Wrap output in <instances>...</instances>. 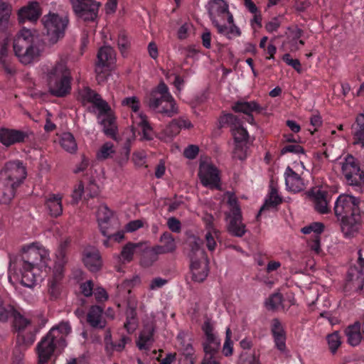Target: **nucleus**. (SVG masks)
<instances>
[{
	"label": "nucleus",
	"mask_w": 364,
	"mask_h": 364,
	"mask_svg": "<svg viewBox=\"0 0 364 364\" xmlns=\"http://www.w3.org/2000/svg\"><path fill=\"white\" fill-rule=\"evenodd\" d=\"M154 332L155 328L153 324L147 323L144 325L143 329L139 333L138 340L136 342V346L139 350H150L154 341Z\"/></svg>",
	"instance_id": "27"
},
{
	"label": "nucleus",
	"mask_w": 364,
	"mask_h": 364,
	"mask_svg": "<svg viewBox=\"0 0 364 364\" xmlns=\"http://www.w3.org/2000/svg\"><path fill=\"white\" fill-rule=\"evenodd\" d=\"M283 301V296L281 293H274L269 296L266 301V306L269 310H275L282 305Z\"/></svg>",
	"instance_id": "49"
},
{
	"label": "nucleus",
	"mask_w": 364,
	"mask_h": 364,
	"mask_svg": "<svg viewBox=\"0 0 364 364\" xmlns=\"http://www.w3.org/2000/svg\"><path fill=\"white\" fill-rule=\"evenodd\" d=\"M103 308L100 306H92L87 315V321L95 328H103L105 321L102 318Z\"/></svg>",
	"instance_id": "31"
},
{
	"label": "nucleus",
	"mask_w": 364,
	"mask_h": 364,
	"mask_svg": "<svg viewBox=\"0 0 364 364\" xmlns=\"http://www.w3.org/2000/svg\"><path fill=\"white\" fill-rule=\"evenodd\" d=\"M16 312V310L14 306L3 301L0 298V321L6 322L9 318H13Z\"/></svg>",
	"instance_id": "45"
},
{
	"label": "nucleus",
	"mask_w": 364,
	"mask_h": 364,
	"mask_svg": "<svg viewBox=\"0 0 364 364\" xmlns=\"http://www.w3.org/2000/svg\"><path fill=\"white\" fill-rule=\"evenodd\" d=\"M0 64L6 73L12 75L15 73V68L8 55V49L6 45H3L0 49Z\"/></svg>",
	"instance_id": "42"
},
{
	"label": "nucleus",
	"mask_w": 364,
	"mask_h": 364,
	"mask_svg": "<svg viewBox=\"0 0 364 364\" xmlns=\"http://www.w3.org/2000/svg\"><path fill=\"white\" fill-rule=\"evenodd\" d=\"M79 97L83 102H90L100 111L107 112L109 109L108 103L100 95L89 87H85L79 91Z\"/></svg>",
	"instance_id": "20"
},
{
	"label": "nucleus",
	"mask_w": 364,
	"mask_h": 364,
	"mask_svg": "<svg viewBox=\"0 0 364 364\" xmlns=\"http://www.w3.org/2000/svg\"><path fill=\"white\" fill-rule=\"evenodd\" d=\"M209 16L219 34L228 39L238 37L241 31L234 23L228 5L223 0H213L210 3Z\"/></svg>",
	"instance_id": "5"
},
{
	"label": "nucleus",
	"mask_w": 364,
	"mask_h": 364,
	"mask_svg": "<svg viewBox=\"0 0 364 364\" xmlns=\"http://www.w3.org/2000/svg\"><path fill=\"white\" fill-rule=\"evenodd\" d=\"M177 340L181 345L182 353L180 355L178 362L180 364H193L196 357L194 355V349L191 343H186L183 339V335L179 333Z\"/></svg>",
	"instance_id": "32"
},
{
	"label": "nucleus",
	"mask_w": 364,
	"mask_h": 364,
	"mask_svg": "<svg viewBox=\"0 0 364 364\" xmlns=\"http://www.w3.org/2000/svg\"><path fill=\"white\" fill-rule=\"evenodd\" d=\"M48 251L39 243H33L22 249L21 258L16 262L26 265V268L36 267L38 270L48 266Z\"/></svg>",
	"instance_id": "10"
},
{
	"label": "nucleus",
	"mask_w": 364,
	"mask_h": 364,
	"mask_svg": "<svg viewBox=\"0 0 364 364\" xmlns=\"http://www.w3.org/2000/svg\"><path fill=\"white\" fill-rule=\"evenodd\" d=\"M324 230V225L321 223H313L309 225L305 226L301 228V232L308 235L311 233H314L311 243L310 244L311 249L316 252V253H319L320 248V240L321 237L320 235Z\"/></svg>",
	"instance_id": "25"
},
{
	"label": "nucleus",
	"mask_w": 364,
	"mask_h": 364,
	"mask_svg": "<svg viewBox=\"0 0 364 364\" xmlns=\"http://www.w3.org/2000/svg\"><path fill=\"white\" fill-rule=\"evenodd\" d=\"M60 145L63 149L71 154L75 153L77 147L73 135L70 132L62 134Z\"/></svg>",
	"instance_id": "44"
},
{
	"label": "nucleus",
	"mask_w": 364,
	"mask_h": 364,
	"mask_svg": "<svg viewBox=\"0 0 364 364\" xmlns=\"http://www.w3.org/2000/svg\"><path fill=\"white\" fill-rule=\"evenodd\" d=\"M191 247L189 257L191 259V271L192 279L197 282H203L208 277V259L205 250L203 248V241L195 237L189 243Z\"/></svg>",
	"instance_id": "8"
},
{
	"label": "nucleus",
	"mask_w": 364,
	"mask_h": 364,
	"mask_svg": "<svg viewBox=\"0 0 364 364\" xmlns=\"http://www.w3.org/2000/svg\"><path fill=\"white\" fill-rule=\"evenodd\" d=\"M287 153H292L295 154H305L304 149L299 144H288L284 146L281 149V154L284 155Z\"/></svg>",
	"instance_id": "57"
},
{
	"label": "nucleus",
	"mask_w": 364,
	"mask_h": 364,
	"mask_svg": "<svg viewBox=\"0 0 364 364\" xmlns=\"http://www.w3.org/2000/svg\"><path fill=\"white\" fill-rule=\"evenodd\" d=\"M62 200L60 194L50 193L46 197L45 205L51 217L58 218L62 215Z\"/></svg>",
	"instance_id": "29"
},
{
	"label": "nucleus",
	"mask_w": 364,
	"mask_h": 364,
	"mask_svg": "<svg viewBox=\"0 0 364 364\" xmlns=\"http://www.w3.org/2000/svg\"><path fill=\"white\" fill-rule=\"evenodd\" d=\"M247 143H235L232 157L240 161H244L247 158Z\"/></svg>",
	"instance_id": "50"
},
{
	"label": "nucleus",
	"mask_w": 364,
	"mask_h": 364,
	"mask_svg": "<svg viewBox=\"0 0 364 364\" xmlns=\"http://www.w3.org/2000/svg\"><path fill=\"white\" fill-rule=\"evenodd\" d=\"M41 14L38 3L31 2L27 6L21 8L18 13L19 23H23L26 21H36Z\"/></svg>",
	"instance_id": "26"
},
{
	"label": "nucleus",
	"mask_w": 364,
	"mask_h": 364,
	"mask_svg": "<svg viewBox=\"0 0 364 364\" xmlns=\"http://www.w3.org/2000/svg\"><path fill=\"white\" fill-rule=\"evenodd\" d=\"M132 342L131 337L122 335L119 341H113L109 346V350L117 352H122L124 349L127 344Z\"/></svg>",
	"instance_id": "53"
},
{
	"label": "nucleus",
	"mask_w": 364,
	"mask_h": 364,
	"mask_svg": "<svg viewBox=\"0 0 364 364\" xmlns=\"http://www.w3.org/2000/svg\"><path fill=\"white\" fill-rule=\"evenodd\" d=\"M357 265L351 266L346 276L347 284H351L352 287L357 291H361L364 287V257L362 250L358 252Z\"/></svg>",
	"instance_id": "14"
},
{
	"label": "nucleus",
	"mask_w": 364,
	"mask_h": 364,
	"mask_svg": "<svg viewBox=\"0 0 364 364\" xmlns=\"http://www.w3.org/2000/svg\"><path fill=\"white\" fill-rule=\"evenodd\" d=\"M314 209L320 214H328L331 213L330 203L332 198V194L326 190L318 189L312 192Z\"/></svg>",
	"instance_id": "18"
},
{
	"label": "nucleus",
	"mask_w": 364,
	"mask_h": 364,
	"mask_svg": "<svg viewBox=\"0 0 364 364\" xmlns=\"http://www.w3.org/2000/svg\"><path fill=\"white\" fill-rule=\"evenodd\" d=\"M41 21L43 25L45 35L51 44L57 43L64 37L69 23L68 16L53 12H49L43 16Z\"/></svg>",
	"instance_id": "9"
},
{
	"label": "nucleus",
	"mask_w": 364,
	"mask_h": 364,
	"mask_svg": "<svg viewBox=\"0 0 364 364\" xmlns=\"http://www.w3.org/2000/svg\"><path fill=\"white\" fill-rule=\"evenodd\" d=\"M287 189L294 193L302 191L306 188L304 179L296 173L290 166H287L284 174Z\"/></svg>",
	"instance_id": "23"
},
{
	"label": "nucleus",
	"mask_w": 364,
	"mask_h": 364,
	"mask_svg": "<svg viewBox=\"0 0 364 364\" xmlns=\"http://www.w3.org/2000/svg\"><path fill=\"white\" fill-rule=\"evenodd\" d=\"M220 127H229L231 131L242 124L241 119L232 113H223L219 118Z\"/></svg>",
	"instance_id": "37"
},
{
	"label": "nucleus",
	"mask_w": 364,
	"mask_h": 364,
	"mask_svg": "<svg viewBox=\"0 0 364 364\" xmlns=\"http://www.w3.org/2000/svg\"><path fill=\"white\" fill-rule=\"evenodd\" d=\"M13 48L19 61L28 65L40 55L43 50V42L36 31L23 28L14 38Z\"/></svg>",
	"instance_id": "2"
},
{
	"label": "nucleus",
	"mask_w": 364,
	"mask_h": 364,
	"mask_svg": "<svg viewBox=\"0 0 364 364\" xmlns=\"http://www.w3.org/2000/svg\"><path fill=\"white\" fill-rule=\"evenodd\" d=\"M148 105L154 112L168 117H172L178 112L176 102L169 92L168 86L164 82H161L151 92L148 99Z\"/></svg>",
	"instance_id": "7"
},
{
	"label": "nucleus",
	"mask_w": 364,
	"mask_h": 364,
	"mask_svg": "<svg viewBox=\"0 0 364 364\" xmlns=\"http://www.w3.org/2000/svg\"><path fill=\"white\" fill-rule=\"evenodd\" d=\"M160 242L164 246L168 249L171 252L175 251L176 248V242L173 236L168 232H164L161 237Z\"/></svg>",
	"instance_id": "54"
},
{
	"label": "nucleus",
	"mask_w": 364,
	"mask_h": 364,
	"mask_svg": "<svg viewBox=\"0 0 364 364\" xmlns=\"http://www.w3.org/2000/svg\"><path fill=\"white\" fill-rule=\"evenodd\" d=\"M29 139V133L21 129L0 128V143L6 147L23 144Z\"/></svg>",
	"instance_id": "15"
},
{
	"label": "nucleus",
	"mask_w": 364,
	"mask_h": 364,
	"mask_svg": "<svg viewBox=\"0 0 364 364\" xmlns=\"http://www.w3.org/2000/svg\"><path fill=\"white\" fill-rule=\"evenodd\" d=\"M94 284L92 280H87L80 284V289L81 293L86 297L92 296L93 291Z\"/></svg>",
	"instance_id": "63"
},
{
	"label": "nucleus",
	"mask_w": 364,
	"mask_h": 364,
	"mask_svg": "<svg viewBox=\"0 0 364 364\" xmlns=\"http://www.w3.org/2000/svg\"><path fill=\"white\" fill-rule=\"evenodd\" d=\"M231 132L235 143H248L249 134L242 124Z\"/></svg>",
	"instance_id": "46"
},
{
	"label": "nucleus",
	"mask_w": 364,
	"mask_h": 364,
	"mask_svg": "<svg viewBox=\"0 0 364 364\" xmlns=\"http://www.w3.org/2000/svg\"><path fill=\"white\" fill-rule=\"evenodd\" d=\"M82 262L92 272L100 271L102 267V259L99 250L95 247H87L82 252Z\"/></svg>",
	"instance_id": "19"
},
{
	"label": "nucleus",
	"mask_w": 364,
	"mask_h": 364,
	"mask_svg": "<svg viewBox=\"0 0 364 364\" xmlns=\"http://www.w3.org/2000/svg\"><path fill=\"white\" fill-rule=\"evenodd\" d=\"M122 105L130 108L134 113L139 111L140 102L136 97H126L122 100Z\"/></svg>",
	"instance_id": "58"
},
{
	"label": "nucleus",
	"mask_w": 364,
	"mask_h": 364,
	"mask_svg": "<svg viewBox=\"0 0 364 364\" xmlns=\"http://www.w3.org/2000/svg\"><path fill=\"white\" fill-rule=\"evenodd\" d=\"M74 13L84 21H94L98 13L100 4L95 0H70Z\"/></svg>",
	"instance_id": "13"
},
{
	"label": "nucleus",
	"mask_w": 364,
	"mask_h": 364,
	"mask_svg": "<svg viewBox=\"0 0 364 364\" xmlns=\"http://www.w3.org/2000/svg\"><path fill=\"white\" fill-rule=\"evenodd\" d=\"M135 123L138 125V127L141 129L143 137L145 139L151 140L154 136V131L152 127H151L149 122L147 120V117L146 115L140 113L139 114L138 121L135 122Z\"/></svg>",
	"instance_id": "40"
},
{
	"label": "nucleus",
	"mask_w": 364,
	"mask_h": 364,
	"mask_svg": "<svg viewBox=\"0 0 364 364\" xmlns=\"http://www.w3.org/2000/svg\"><path fill=\"white\" fill-rule=\"evenodd\" d=\"M226 218L228 220V230L233 236L241 237L246 232V226L242 222V213L234 214H226Z\"/></svg>",
	"instance_id": "24"
},
{
	"label": "nucleus",
	"mask_w": 364,
	"mask_h": 364,
	"mask_svg": "<svg viewBox=\"0 0 364 364\" xmlns=\"http://www.w3.org/2000/svg\"><path fill=\"white\" fill-rule=\"evenodd\" d=\"M48 294L51 300H56L60 295L59 284L56 281H53L48 287Z\"/></svg>",
	"instance_id": "62"
},
{
	"label": "nucleus",
	"mask_w": 364,
	"mask_h": 364,
	"mask_svg": "<svg viewBox=\"0 0 364 364\" xmlns=\"http://www.w3.org/2000/svg\"><path fill=\"white\" fill-rule=\"evenodd\" d=\"M97 58L95 72L99 74L102 72L103 68H109L114 63L113 49L109 46L102 47L97 53Z\"/></svg>",
	"instance_id": "28"
},
{
	"label": "nucleus",
	"mask_w": 364,
	"mask_h": 364,
	"mask_svg": "<svg viewBox=\"0 0 364 364\" xmlns=\"http://www.w3.org/2000/svg\"><path fill=\"white\" fill-rule=\"evenodd\" d=\"M241 364H261L259 355L255 353L242 355Z\"/></svg>",
	"instance_id": "64"
},
{
	"label": "nucleus",
	"mask_w": 364,
	"mask_h": 364,
	"mask_svg": "<svg viewBox=\"0 0 364 364\" xmlns=\"http://www.w3.org/2000/svg\"><path fill=\"white\" fill-rule=\"evenodd\" d=\"M141 247L140 243L128 242L122 249L120 257L124 263L130 262L136 250Z\"/></svg>",
	"instance_id": "41"
},
{
	"label": "nucleus",
	"mask_w": 364,
	"mask_h": 364,
	"mask_svg": "<svg viewBox=\"0 0 364 364\" xmlns=\"http://www.w3.org/2000/svg\"><path fill=\"white\" fill-rule=\"evenodd\" d=\"M232 111L236 113H243L249 117L248 122L252 123L254 121L252 112L261 113L263 110L262 106H260L255 101H245L243 100H237L235 102L231 107Z\"/></svg>",
	"instance_id": "21"
},
{
	"label": "nucleus",
	"mask_w": 364,
	"mask_h": 364,
	"mask_svg": "<svg viewBox=\"0 0 364 364\" xmlns=\"http://www.w3.org/2000/svg\"><path fill=\"white\" fill-rule=\"evenodd\" d=\"M112 216V212L106 205L100 206L97 218L100 231L103 235H107V230Z\"/></svg>",
	"instance_id": "35"
},
{
	"label": "nucleus",
	"mask_w": 364,
	"mask_h": 364,
	"mask_svg": "<svg viewBox=\"0 0 364 364\" xmlns=\"http://www.w3.org/2000/svg\"><path fill=\"white\" fill-rule=\"evenodd\" d=\"M70 332L71 326L68 321L53 326L37 345L38 364H47L55 349H63L67 346L66 337Z\"/></svg>",
	"instance_id": "4"
},
{
	"label": "nucleus",
	"mask_w": 364,
	"mask_h": 364,
	"mask_svg": "<svg viewBox=\"0 0 364 364\" xmlns=\"http://www.w3.org/2000/svg\"><path fill=\"white\" fill-rule=\"evenodd\" d=\"M100 115H104L101 124L103 126L104 133L109 136L114 137L117 132L116 117L111 108L107 112H100Z\"/></svg>",
	"instance_id": "33"
},
{
	"label": "nucleus",
	"mask_w": 364,
	"mask_h": 364,
	"mask_svg": "<svg viewBox=\"0 0 364 364\" xmlns=\"http://www.w3.org/2000/svg\"><path fill=\"white\" fill-rule=\"evenodd\" d=\"M282 202V197L279 195L277 188L273 185H270L269 193L265 198L264 203L261 207L257 217L262 212L266 210L277 208Z\"/></svg>",
	"instance_id": "30"
},
{
	"label": "nucleus",
	"mask_w": 364,
	"mask_h": 364,
	"mask_svg": "<svg viewBox=\"0 0 364 364\" xmlns=\"http://www.w3.org/2000/svg\"><path fill=\"white\" fill-rule=\"evenodd\" d=\"M202 329L205 333V339L203 343L205 356L203 360H219V348L220 340L213 333V328L209 321L204 322Z\"/></svg>",
	"instance_id": "12"
},
{
	"label": "nucleus",
	"mask_w": 364,
	"mask_h": 364,
	"mask_svg": "<svg viewBox=\"0 0 364 364\" xmlns=\"http://www.w3.org/2000/svg\"><path fill=\"white\" fill-rule=\"evenodd\" d=\"M360 200L349 194H341L336 198L333 213L341 223V230L346 237L356 232L361 222Z\"/></svg>",
	"instance_id": "1"
},
{
	"label": "nucleus",
	"mask_w": 364,
	"mask_h": 364,
	"mask_svg": "<svg viewBox=\"0 0 364 364\" xmlns=\"http://www.w3.org/2000/svg\"><path fill=\"white\" fill-rule=\"evenodd\" d=\"M117 45L121 53L124 54L130 46L129 41L127 35L124 32H121L119 34Z\"/></svg>",
	"instance_id": "60"
},
{
	"label": "nucleus",
	"mask_w": 364,
	"mask_h": 364,
	"mask_svg": "<svg viewBox=\"0 0 364 364\" xmlns=\"http://www.w3.org/2000/svg\"><path fill=\"white\" fill-rule=\"evenodd\" d=\"M114 153V149L113 144L107 142L101 146L99 151L97 152V156L99 159H106L110 157Z\"/></svg>",
	"instance_id": "55"
},
{
	"label": "nucleus",
	"mask_w": 364,
	"mask_h": 364,
	"mask_svg": "<svg viewBox=\"0 0 364 364\" xmlns=\"http://www.w3.org/2000/svg\"><path fill=\"white\" fill-rule=\"evenodd\" d=\"M136 311L134 308L129 307L126 312V321L124 328L129 334L134 333L137 326Z\"/></svg>",
	"instance_id": "43"
},
{
	"label": "nucleus",
	"mask_w": 364,
	"mask_h": 364,
	"mask_svg": "<svg viewBox=\"0 0 364 364\" xmlns=\"http://www.w3.org/2000/svg\"><path fill=\"white\" fill-rule=\"evenodd\" d=\"M330 351L334 354L341 345V336L338 331L328 334L326 337Z\"/></svg>",
	"instance_id": "48"
},
{
	"label": "nucleus",
	"mask_w": 364,
	"mask_h": 364,
	"mask_svg": "<svg viewBox=\"0 0 364 364\" xmlns=\"http://www.w3.org/2000/svg\"><path fill=\"white\" fill-rule=\"evenodd\" d=\"M362 327L360 322H355L352 325H349L345 329V334L347 337V342L352 346H358L362 340Z\"/></svg>",
	"instance_id": "34"
},
{
	"label": "nucleus",
	"mask_w": 364,
	"mask_h": 364,
	"mask_svg": "<svg viewBox=\"0 0 364 364\" xmlns=\"http://www.w3.org/2000/svg\"><path fill=\"white\" fill-rule=\"evenodd\" d=\"M14 266V268H16L19 270L21 274V283L23 286L28 288H33L36 286L38 281V276L36 271H38L36 267L26 268V265L20 264V263H12L10 262V268Z\"/></svg>",
	"instance_id": "22"
},
{
	"label": "nucleus",
	"mask_w": 364,
	"mask_h": 364,
	"mask_svg": "<svg viewBox=\"0 0 364 364\" xmlns=\"http://www.w3.org/2000/svg\"><path fill=\"white\" fill-rule=\"evenodd\" d=\"M66 243L61 244L58 249L55 262V275L56 277H61L63 272V267L67 263L66 257Z\"/></svg>",
	"instance_id": "36"
},
{
	"label": "nucleus",
	"mask_w": 364,
	"mask_h": 364,
	"mask_svg": "<svg viewBox=\"0 0 364 364\" xmlns=\"http://www.w3.org/2000/svg\"><path fill=\"white\" fill-rule=\"evenodd\" d=\"M282 60L289 66L292 67L296 72H301V65L298 59H292L289 53H285Z\"/></svg>",
	"instance_id": "61"
},
{
	"label": "nucleus",
	"mask_w": 364,
	"mask_h": 364,
	"mask_svg": "<svg viewBox=\"0 0 364 364\" xmlns=\"http://www.w3.org/2000/svg\"><path fill=\"white\" fill-rule=\"evenodd\" d=\"M199 177L203 186L210 188L220 189V178L218 168L213 165H205L200 167Z\"/></svg>",
	"instance_id": "17"
},
{
	"label": "nucleus",
	"mask_w": 364,
	"mask_h": 364,
	"mask_svg": "<svg viewBox=\"0 0 364 364\" xmlns=\"http://www.w3.org/2000/svg\"><path fill=\"white\" fill-rule=\"evenodd\" d=\"M271 334L275 348L282 354L287 355L289 350L287 348V333L280 320L274 318L271 321Z\"/></svg>",
	"instance_id": "16"
},
{
	"label": "nucleus",
	"mask_w": 364,
	"mask_h": 364,
	"mask_svg": "<svg viewBox=\"0 0 364 364\" xmlns=\"http://www.w3.org/2000/svg\"><path fill=\"white\" fill-rule=\"evenodd\" d=\"M180 131L178 124L176 119L172 120L164 129V133L168 137L176 136Z\"/></svg>",
	"instance_id": "59"
},
{
	"label": "nucleus",
	"mask_w": 364,
	"mask_h": 364,
	"mask_svg": "<svg viewBox=\"0 0 364 364\" xmlns=\"http://www.w3.org/2000/svg\"><path fill=\"white\" fill-rule=\"evenodd\" d=\"M27 172L19 160L7 162L0 171V203L7 204L15 196L16 188L26 179Z\"/></svg>",
	"instance_id": "3"
},
{
	"label": "nucleus",
	"mask_w": 364,
	"mask_h": 364,
	"mask_svg": "<svg viewBox=\"0 0 364 364\" xmlns=\"http://www.w3.org/2000/svg\"><path fill=\"white\" fill-rule=\"evenodd\" d=\"M206 228L208 229V231L205 235L206 247L209 251L213 252L216 248L217 243L215 238L218 237L220 232L213 228L212 223L207 224Z\"/></svg>",
	"instance_id": "39"
},
{
	"label": "nucleus",
	"mask_w": 364,
	"mask_h": 364,
	"mask_svg": "<svg viewBox=\"0 0 364 364\" xmlns=\"http://www.w3.org/2000/svg\"><path fill=\"white\" fill-rule=\"evenodd\" d=\"M11 11V7L6 2L0 0V32L6 31Z\"/></svg>",
	"instance_id": "38"
},
{
	"label": "nucleus",
	"mask_w": 364,
	"mask_h": 364,
	"mask_svg": "<svg viewBox=\"0 0 364 364\" xmlns=\"http://www.w3.org/2000/svg\"><path fill=\"white\" fill-rule=\"evenodd\" d=\"M231 331L228 328L226 330L225 341L223 348V353L225 356H230L232 354L233 351V343L231 340Z\"/></svg>",
	"instance_id": "56"
},
{
	"label": "nucleus",
	"mask_w": 364,
	"mask_h": 364,
	"mask_svg": "<svg viewBox=\"0 0 364 364\" xmlns=\"http://www.w3.org/2000/svg\"><path fill=\"white\" fill-rule=\"evenodd\" d=\"M73 77L65 61L60 60L48 69L46 82L49 93L55 97H65L71 92Z\"/></svg>",
	"instance_id": "6"
},
{
	"label": "nucleus",
	"mask_w": 364,
	"mask_h": 364,
	"mask_svg": "<svg viewBox=\"0 0 364 364\" xmlns=\"http://www.w3.org/2000/svg\"><path fill=\"white\" fill-rule=\"evenodd\" d=\"M341 171L346 182L350 186H359L364 183V169H361L357 159L348 154L341 163Z\"/></svg>",
	"instance_id": "11"
},
{
	"label": "nucleus",
	"mask_w": 364,
	"mask_h": 364,
	"mask_svg": "<svg viewBox=\"0 0 364 364\" xmlns=\"http://www.w3.org/2000/svg\"><path fill=\"white\" fill-rule=\"evenodd\" d=\"M225 195L228 196L227 203L230 206V211L225 213V215L226 214H234V213H237V211H238V213H242L240 207L238 203L237 198H236L235 194L228 191L226 193Z\"/></svg>",
	"instance_id": "51"
},
{
	"label": "nucleus",
	"mask_w": 364,
	"mask_h": 364,
	"mask_svg": "<svg viewBox=\"0 0 364 364\" xmlns=\"http://www.w3.org/2000/svg\"><path fill=\"white\" fill-rule=\"evenodd\" d=\"M158 259L159 257L152 250V248H151L144 252L140 262L141 266L144 267H149L153 265V264L156 262Z\"/></svg>",
	"instance_id": "47"
},
{
	"label": "nucleus",
	"mask_w": 364,
	"mask_h": 364,
	"mask_svg": "<svg viewBox=\"0 0 364 364\" xmlns=\"http://www.w3.org/2000/svg\"><path fill=\"white\" fill-rule=\"evenodd\" d=\"M13 323L15 329L18 331V336H20L21 331L29 324V321L16 311L13 317Z\"/></svg>",
	"instance_id": "52"
}]
</instances>
